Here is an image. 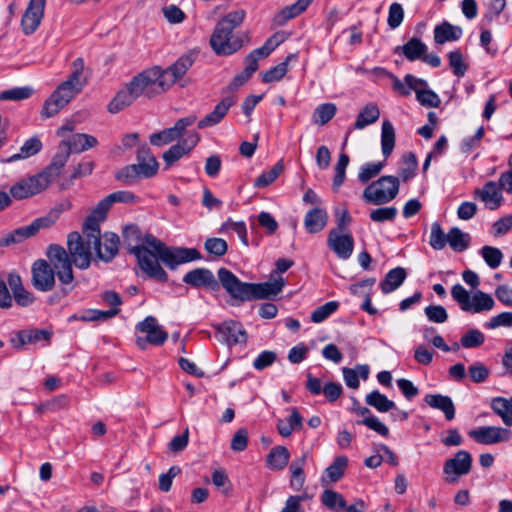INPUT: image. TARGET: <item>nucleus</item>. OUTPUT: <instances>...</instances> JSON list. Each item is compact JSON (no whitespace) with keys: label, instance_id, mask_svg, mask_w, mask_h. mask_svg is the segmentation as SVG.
I'll return each instance as SVG.
<instances>
[{"label":"nucleus","instance_id":"39","mask_svg":"<svg viewBox=\"0 0 512 512\" xmlns=\"http://www.w3.org/2000/svg\"><path fill=\"white\" fill-rule=\"evenodd\" d=\"M302 416L297 408H291V414L287 420L280 419L277 422V430L283 437H289L294 430L302 428Z\"/></svg>","mask_w":512,"mask_h":512},{"label":"nucleus","instance_id":"14","mask_svg":"<svg viewBox=\"0 0 512 512\" xmlns=\"http://www.w3.org/2000/svg\"><path fill=\"white\" fill-rule=\"evenodd\" d=\"M196 119L195 115L178 119L173 127L151 134L149 138L150 143L158 147L172 143L179 139L184 134L186 128L195 123Z\"/></svg>","mask_w":512,"mask_h":512},{"label":"nucleus","instance_id":"22","mask_svg":"<svg viewBox=\"0 0 512 512\" xmlns=\"http://www.w3.org/2000/svg\"><path fill=\"white\" fill-rule=\"evenodd\" d=\"M236 102L237 97L234 94L223 97L214 109L198 122L197 127L204 129L217 125L224 119L229 109L234 106Z\"/></svg>","mask_w":512,"mask_h":512},{"label":"nucleus","instance_id":"2","mask_svg":"<svg viewBox=\"0 0 512 512\" xmlns=\"http://www.w3.org/2000/svg\"><path fill=\"white\" fill-rule=\"evenodd\" d=\"M218 279L225 291L238 302H247L256 299H271L277 296L285 286L282 277L263 283L242 282L227 268L218 270Z\"/></svg>","mask_w":512,"mask_h":512},{"label":"nucleus","instance_id":"56","mask_svg":"<svg viewBox=\"0 0 512 512\" xmlns=\"http://www.w3.org/2000/svg\"><path fill=\"white\" fill-rule=\"evenodd\" d=\"M290 59L291 55H288L285 61L264 72L262 74V81L264 83L280 81L288 72V63Z\"/></svg>","mask_w":512,"mask_h":512},{"label":"nucleus","instance_id":"27","mask_svg":"<svg viewBox=\"0 0 512 512\" xmlns=\"http://www.w3.org/2000/svg\"><path fill=\"white\" fill-rule=\"evenodd\" d=\"M71 152L69 147H66V143L60 142L58 146V151L52 158L50 165L41 173L46 174V177L49 179V183H51L61 172L62 168L65 166Z\"/></svg>","mask_w":512,"mask_h":512},{"label":"nucleus","instance_id":"47","mask_svg":"<svg viewBox=\"0 0 512 512\" xmlns=\"http://www.w3.org/2000/svg\"><path fill=\"white\" fill-rule=\"evenodd\" d=\"M84 73V60L76 58L71 65V72L65 80L66 84H72L78 89L82 90L87 84V78L83 76Z\"/></svg>","mask_w":512,"mask_h":512},{"label":"nucleus","instance_id":"41","mask_svg":"<svg viewBox=\"0 0 512 512\" xmlns=\"http://www.w3.org/2000/svg\"><path fill=\"white\" fill-rule=\"evenodd\" d=\"M380 116V110L377 105L369 103L359 112L353 125L354 129H364L366 126L375 123Z\"/></svg>","mask_w":512,"mask_h":512},{"label":"nucleus","instance_id":"24","mask_svg":"<svg viewBox=\"0 0 512 512\" xmlns=\"http://www.w3.org/2000/svg\"><path fill=\"white\" fill-rule=\"evenodd\" d=\"M183 282L193 287H205L212 291H217L220 288L219 282L213 273L206 268H196L189 271L184 275Z\"/></svg>","mask_w":512,"mask_h":512},{"label":"nucleus","instance_id":"55","mask_svg":"<svg viewBox=\"0 0 512 512\" xmlns=\"http://www.w3.org/2000/svg\"><path fill=\"white\" fill-rule=\"evenodd\" d=\"M337 108L333 103H324L319 105L313 113V121L319 125H325L336 114Z\"/></svg>","mask_w":512,"mask_h":512},{"label":"nucleus","instance_id":"46","mask_svg":"<svg viewBox=\"0 0 512 512\" xmlns=\"http://www.w3.org/2000/svg\"><path fill=\"white\" fill-rule=\"evenodd\" d=\"M120 312L119 308H111L103 311L98 309L84 310L80 315H74L73 318L82 321H106L115 317Z\"/></svg>","mask_w":512,"mask_h":512},{"label":"nucleus","instance_id":"5","mask_svg":"<svg viewBox=\"0 0 512 512\" xmlns=\"http://www.w3.org/2000/svg\"><path fill=\"white\" fill-rule=\"evenodd\" d=\"M127 85L136 99L143 94L151 98L166 91L164 84H162L160 67L144 70L133 77Z\"/></svg>","mask_w":512,"mask_h":512},{"label":"nucleus","instance_id":"17","mask_svg":"<svg viewBox=\"0 0 512 512\" xmlns=\"http://www.w3.org/2000/svg\"><path fill=\"white\" fill-rule=\"evenodd\" d=\"M327 246L339 259L346 260L353 253L354 238L350 232L330 230L327 237Z\"/></svg>","mask_w":512,"mask_h":512},{"label":"nucleus","instance_id":"49","mask_svg":"<svg viewBox=\"0 0 512 512\" xmlns=\"http://www.w3.org/2000/svg\"><path fill=\"white\" fill-rule=\"evenodd\" d=\"M321 501L324 506L334 512H338L346 506L343 495L334 490H325L321 495Z\"/></svg>","mask_w":512,"mask_h":512},{"label":"nucleus","instance_id":"53","mask_svg":"<svg viewBox=\"0 0 512 512\" xmlns=\"http://www.w3.org/2000/svg\"><path fill=\"white\" fill-rule=\"evenodd\" d=\"M349 164V156L345 153L339 155L338 161L334 167L335 175L333 178L332 188L335 192L339 190L346 178V168Z\"/></svg>","mask_w":512,"mask_h":512},{"label":"nucleus","instance_id":"21","mask_svg":"<svg viewBox=\"0 0 512 512\" xmlns=\"http://www.w3.org/2000/svg\"><path fill=\"white\" fill-rule=\"evenodd\" d=\"M473 197L482 201L490 210L498 209L503 203L501 188L495 181H488L482 188H476L473 191Z\"/></svg>","mask_w":512,"mask_h":512},{"label":"nucleus","instance_id":"62","mask_svg":"<svg viewBox=\"0 0 512 512\" xmlns=\"http://www.w3.org/2000/svg\"><path fill=\"white\" fill-rule=\"evenodd\" d=\"M245 11L243 9H238L228 13L225 17H223L217 25L221 27L228 28L230 30H234L236 27L242 24L245 18Z\"/></svg>","mask_w":512,"mask_h":512},{"label":"nucleus","instance_id":"3","mask_svg":"<svg viewBox=\"0 0 512 512\" xmlns=\"http://www.w3.org/2000/svg\"><path fill=\"white\" fill-rule=\"evenodd\" d=\"M451 296L462 311L472 314L490 311L495 304L491 295L477 290L471 296L461 284L452 286Z\"/></svg>","mask_w":512,"mask_h":512},{"label":"nucleus","instance_id":"1","mask_svg":"<svg viewBox=\"0 0 512 512\" xmlns=\"http://www.w3.org/2000/svg\"><path fill=\"white\" fill-rule=\"evenodd\" d=\"M122 238L128 252L137 258L141 270L148 277L161 282H166L168 275L160 266L159 260L169 268L175 269L179 264L202 258L195 248H169L151 234L142 237L139 227L134 224L123 229Z\"/></svg>","mask_w":512,"mask_h":512},{"label":"nucleus","instance_id":"36","mask_svg":"<svg viewBox=\"0 0 512 512\" xmlns=\"http://www.w3.org/2000/svg\"><path fill=\"white\" fill-rule=\"evenodd\" d=\"M406 270L402 267L391 269L380 283L381 291L388 294L402 285L406 279Z\"/></svg>","mask_w":512,"mask_h":512},{"label":"nucleus","instance_id":"7","mask_svg":"<svg viewBox=\"0 0 512 512\" xmlns=\"http://www.w3.org/2000/svg\"><path fill=\"white\" fill-rule=\"evenodd\" d=\"M88 245H93L96 257L104 262H110L115 258L119 251L120 238L116 233L105 232L101 234L100 229L97 232H83Z\"/></svg>","mask_w":512,"mask_h":512},{"label":"nucleus","instance_id":"8","mask_svg":"<svg viewBox=\"0 0 512 512\" xmlns=\"http://www.w3.org/2000/svg\"><path fill=\"white\" fill-rule=\"evenodd\" d=\"M136 330L145 334L144 337L138 336L136 338V344L141 350H145L147 346H161L168 339V333L163 330L162 326L158 324V321L153 316H147L143 321L136 325Z\"/></svg>","mask_w":512,"mask_h":512},{"label":"nucleus","instance_id":"61","mask_svg":"<svg viewBox=\"0 0 512 512\" xmlns=\"http://www.w3.org/2000/svg\"><path fill=\"white\" fill-rule=\"evenodd\" d=\"M339 307V303L337 301H330L317 307L311 314V321L314 323H320L327 319L331 314H333Z\"/></svg>","mask_w":512,"mask_h":512},{"label":"nucleus","instance_id":"19","mask_svg":"<svg viewBox=\"0 0 512 512\" xmlns=\"http://www.w3.org/2000/svg\"><path fill=\"white\" fill-rule=\"evenodd\" d=\"M200 141V135L197 132H189L184 139L177 144L172 145L166 152L163 153V160L167 167H171L176 161L183 156L188 155L191 150Z\"/></svg>","mask_w":512,"mask_h":512},{"label":"nucleus","instance_id":"63","mask_svg":"<svg viewBox=\"0 0 512 512\" xmlns=\"http://www.w3.org/2000/svg\"><path fill=\"white\" fill-rule=\"evenodd\" d=\"M384 167V162L366 163L359 171L358 179L361 183L365 184L372 178L376 177Z\"/></svg>","mask_w":512,"mask_h":512},{"label":"nucleus","instance_id":"38","mask_svg":"<svg viewBox=\"0 0 512 512\" xmlns=\"http://www.w3.org/2000/svg\"><path fill=\"white\" fill-rule=\"evenodd\" d=\"M136 97L132 93L131 89L128 85H126L123 89L119 90L115 97L108 104V111L110 113H118L124 108L130 106Z\"/></svg>","mask_w":512,"mask_h":512},{"label":"nucleus","instance_id":"60","mask_svg":"<svg viewBox=\"0 0 512 512\" xmlns=\"http://www.w3.org/2000/svg\"><path fill=\"white\" fill-rule=\"evenodd\" d=\"M398 214V210L396 207H380L377 209H373L369 213V217L373 222L383 223L386 221H394Z\"/></svg>","mask_w":512,"mask_h":512},{"label":"nucleus","instance_id":"52","mask_svg":"<svg viewBox=\"0 0 512 512\" xmlns=\"http://www.w3.org/2000/svg\"><path fill=\"white\" fill-rule=\"evenodd\" d=\"M404 166L399 171V176L404 182H407L416 175L418 167L417 157L413 152H408L402 156Z\"/></svg>","mask_w":512,"mask_h":512},{"label":"nucleus","instance_id":"12","mask_svg":"<svg viewBox=\"0 0 512 512\" xmlns=\"http://www.w3.org/2000/svg\"><path fill=\"white\" fill-rule=\"evenodd\" d=\"M69 255L76 267L86 269L91 263V249L93 245L87 244V239L78 232H71L67 238Z\"/></svg>","mask_w":512,"mask_h":512},{"label":"nucleus","instance_id":"40","mask_svg":"<svg viewBox=\"0 0 512 512\" xmlns=\"http://www.w3.org/2000/svg\"><path fill=\"white\" fill-rule=\"evenodd\" d=\"M491 408L501 417L506 426H512V397H495L491 401Z\"/></svg>","mask_w":512,"mask_h":512},{"label":"nucleus","instance_id":"23","mask_svg":"<svg viewBox=\"0 0 512 512\" xmlns=\"http://www.w3.org/2000/svg\"><path fill=\"white\" fill-rule=\"evenodd\" d=\"M193 60L190 56H181L174 64L166 68L161 69L162 84L166 90L180 80L192 66Z\"/></svg>","mask_w":512,"mask_h":512},{"label":"nucleus","instance_id":"37","mask_svg":"<svg viewBox=\"0 0 512 512\" xmlns=\"http://www.w3.org/2000/svg\"><path fill=\"white\" fill-rule=\"evenodd\" d=\"M308 452L302 454L301 457L295 459L290 464L289 470L291 472L290 485L294 490H300L305 483V474L303 467L306 464Z\"/></svg>","mask_w":512,"mask_h":512},{"label":"nucleus","instance_id":"44","mask_svg":"<svg viewBox=\"0 0 512 512\" xmlns=\"http://www.w3.org/2000/svg\"><path fill=\"white\" fill-rule=\"evenodd\" d=\"M365 401L369 406L374 407L379 412H388L396 408V404L387 398L386 395L374 390L367 394Z\"/></svg>","mask_w":512,"mask_h":512},{"label":"nucleus","instance_id":"33","mask_svg":"<svg viewBox=\"0 0 512 512\" xmlns=\"http://www.w3.org/2000/svg\"><path fill=\"white\" fill-rule=\"evenodd\" d=\"M42 142L37 136H33L27 139L23 145L20 147L18 153L13 154L8 158L1 159L2 163H11L23 159L30 158L37 153H39L42 149Z\"/></svg>","mask_w":512,"mask_h":512},{"label":"nucleus","instance_id":"64","mask_svg":"<svg viewBox=\"0 0 512 512\" xmlns=\"http://www.w3.org/2000/svg\"><path fill=\"white\" fill-rule=\"evenodd\" d=\"M449 66L452 69V72L457 77H463L467 70V65L464 63L463 55L460 51L455 50L451 51L448 54Z\"/></svg>","mask_w":512,"mask_h":512},{"label":"nucleus","instance_id":"16","mask_svg":"<svg viewBox=\"0 0 512 512\" xmlns=\"http://www.w3.org/2000/svg\"><path fill=\"white\" fill-rule=\"evenodd\" d=\"M32 284L35 289L47 292L55 286V271L44 259L36 260L31 268Z\"/></svg>","mask_w":512,"mask_h":512},{"label":"nucleus","instance_id":"4","mask_svg":"<svg viewBox=\"0 0 512 512\" xmlns=\"http://www.w3.org/2000/svg\"><path fill=\"white\" fill-rule=\"evenodd\" d=\"M399 179L395 176H382L368 185L363 191V199L374 205H383L392 201L399 192Z\"/></svg>","mask_w":512,"mask_h":512},{"label":"nucleus","instance_id":"10","mask_svg":"<svg viewBox=\"0 0 512 512\" xmlns=\"http://www.w3.org/2000/svg\"><path fill=\"white\" fill-rule=\"evenodd\" d=\"M210 45L217 55L227 56L237 52L243 43L232 30L216 24L210 38Z\"/></svg>","mask_w":512,"mask_h":512},{"label":"nucleus","instance_id":"48","mask_svg":"<svg viewBox=\"0 0 512 512\" xmlns=\"http://www.w3.org/2000/svg\"><path fill=\"white\" fill-rule=\"evenodd\" d=\"M84 73V60L76 58L71 65V72L65 80L66 84H72L78 89L82 90L87 84V78L83 76Z\"/></svg>","mask_w":512,"mask_h":512},{"label":"nucleus","instance_id":"30","mask_svg":"<svg viewBox=\"0 0 512 512\" xmlns=\"http://www.w3.org/2000/svg\"><path fill=\"white\" fill-rule=\"evenodd\" d=\"M463 30L459 26H454L448 21H443L434 28V41L437 44H444L450 41H456L461 38Z\"/></svg>","mask_w":512,"mask_h":512},{"label":"nucleus","instance_id":"50","mask_svg":"<svg viewBox=\"0 0 512 512\" xmlns=\"http://www.w3.org/2000/svg\"><path fill=\"white\" fill-rule=\"evenodd\" d=\"M347 466H348V458L343 455L337 456L334 459V461L332 462V464H330L326 468L325 474L327 475V477L329 478V480L331 482H337L338 480H340L343 477Z\"/></svg>","mask_w":512,"mask_h":512},{"label":"nucleus","instance_id":"6","mask_svg":"<svg viewBox=\"0 0 512 512\" xmlns=\"http://www.w3.org/2000/svg\"><path fill=\"white\" fill-rule=\"evenodd\" d=\"M127 85L136 99L143 94L151 98L166 91L164 84H162L160 67L144 70L133 77Z\"/></svg>","mask_w":512,"mask_h":512},{"label":"nucleus","instance_id":"54","mask_svg":"<svg viewBox=\"0 0 512 512\" xmlns=\"http://www.w3.org/2000/svg\"><path fill=\"white\" fill-rule=\"evenodd\" d=\"M448 242V233L445 234L439 222L431 224L429 244L434 250H442Z\"/></svg>","mask_w":512,"mask_h":512},{"label":"nucleus","instance_id":"45","mask_svg":"<svg viewBox=\"0 0 512 512\" xmlns=\"http://www.w3.org/2000/svg\"><path fill=\"white\" fill-rule=\"evenodd\" d=\"M451 249L456 252H462L469 247L470 236L464 233L460 228L453 227L448 232V242Z\"/></svg>","mask_w":512,"mask_h":512},{"label":"nucleus","instance_id":"59","mask_svg":"<svg viewBox=\"0 0 512 512\" xmlns=\"http://www.w3.org/2000/svg\"><path fill=\"white\" fill-rule=\"evenodd\" d=\"M480 254L491 269L498 268L503 259L501 250L492 246H483L480 250Z\"/></svg>","mask_w":512,"mask_h":512},{"label":"nucleus","instance_id":"58","mask_svg":"<svg viewBox=\"0 0 512 512\" xmlns=\"http://www.w3.org/2000/svg\"><path fill=\"white\" fill-rule=\"evenodd\" d=\"M312 1L313 0H298L295 3L283 8L279 13V17H281L284 21L293 19L304 12L312 3Z\"/></svg>","mask_w":512,"mask_h":512},{"label":"nucleus","instance_id":"32","mask_svg":"<svg viewBox=\"0 0 512 512\" xmlns=\"http://www.w3.org/2000/svg\"><path fill=\"white\" fill-rule=\"evenodd\" d=\"M424 400L431 408L441 410L448 421L454 419L455 406L449 396L441 394H427Z\"/></svg>","mask_w":512,"mask_h":512},{"label":"nucleus","instance_id":"34","mask_svg":"<svg viewBox=\"0 0 512 512\" xmlns=\"http://www.w3.org/2000/svg\"><path fill=\"white\" fill-rule=\"evenodd\" d=\"M328 214L324 209L313 208L309 210L304 218V226L311 233H318L324 229L327 224Z\"/></svg>","mask_w":512,"mask_h":512},{"label":"nucleus","instance_id":"20","mask_svg":"<svg viewBox=\"0 0 512 512\" xmlns=\"http://www.w3.org/2000/svg\"><path fill=\"white\" fill-rule=\"evenodd\" d=\"M46 0H30L22 16L21 26L26 35L33 34L39 27L43 17Z\"/></svg>","mask_w":512,"mask_h":512},{"label":"nucleus","instance_id":"29","mask_svg":"<svg viewBox=\"0 0 512 512\" xmlns=\"http://www.w3.org/2000/svg\"><path fill=\"white\" fill-rule=\"evenodd\" d=\"M61 142L66 143L71 153H81L98 145L96 137L85 133L73 134Z\"/></svg>","mask_w":512,"mask_h":512},{"label":"nucleus","instance_id":"9","mask_svg":"<svg viewBox=\"0 0 512 512\" xmlns=\"http://www.w3.org/2000/svg\"><path fill=\"white\" fill-rule=\"evenodd\" d=\"M472 468V456L466 450H459L454 457L447 459L443 465L444 480L448 484H457L460 477L467 475Z\"/></svg>","mask_w":512,"mask_h":512},{"label":"nucleus","instance_id":"11","mask_svg":"<svg viewBox=\"0 0 512 512\" xmlns=\"http://www.w3.org/2000/svg\"><path fill=\"white\" fill-rule=\"evenodd\" d=\"M49 185V179L46 177V174H42L40 172L12 185L10 188V194L14 199L22 200L42 192Z\"/></svg>","mask_w":512,"mask_h":512},{"label":"nucleus","instance_id":"51","mask_svg":"<svg viewBox=\"0 0 512 512\" xmlns=\"http://www.w3.org/2000/svg\"><path fill=\"white\" fill-rule=\"evenodd\" d=\"M284 165L282 160L278 161L269 171L263 172L254 182V187L265 188L272 184L282 173Z\"/></svg>","mask_w":512,"mask_h":512},{"label":"nucleus","instance_id":"26","mask_svg":"<svg viewBox=\"0 0 512 512\" xmlns=\"http://www.w3.org/2000/svg\"><path fill=\"white\" fill-rule=\"evenodd\" d=\"M112 207L111 201L108 199V195L102 199L95 208L91 211V213L87 216L82 232L86 231H92L97 232L98 229H100V223L103 222L106 217L107 213Z\"/></svg>","mask_w":512,"mask_h":512},{"label":"nucleus","instance_id":"15","mask_svg":"<svg viewBox=\"0 0 512 512\" xmlns=\"http://www.w3.org/2000/svg\"><path fill=\"white\" fill-rule=\"evenodd\" d=\"M468 434L474 441L482 445L507 442L512 437L510 429L497 426H481L470 430Z\"/></svg>","mask_w":512,"mask_h":512},{"label":"nucleus","instance_id":"31","mask_svg":"<svg viewBox=\"0 0 512 512\" xmlns=\"http://www.w3.org/2000/svg\"><path fill=\"white\" fill-rule=\"evenodd\" d=\"M47 257L54 271L72 266L73 261L67 251L60 245L51 244L47 249Z\"/></svg>","mask_w":512,"mask_h":512},{"label":"nucleus","instance_id":"42","mask_svg":"<svg viewBox=\"0 0 512 512\" xmlns=\"http://www.w3.org/2000/svg\"><path fill=\"white\" fill-rule=\"evenodd\" d=\"M69 101L59 94L56 90L49 96V98L45 101L41 115L45 118H50L58 114Z\"/></svg>","mask_w":512,"mask_h":512},{"label":"nucleus","instance_id":"35","mask_svg":"<svg viewBox=\"0 0 512 512\" xmlns=\"http://www.w3.org/2000/svg\"><path fill=\"white\" fill-rule=\"evenodd\" d=\"M290 460V452L285 446L273 447L267 455L266 465L271 470H283Z\"/></svg>","mask_w":512,"mask_h":512},{"label":"nucleus","instance_id":"18","mask_svg":"<svg viewBox=\"0 0 512 512\" xmlns=\"http://www.w3.org/2000/svg\"><path fill=\"white\" fill-rule=\"evenodd\" d=\"M219 340L228 346L247 342V333L243 325L234 320H227L215 326Z\"/></svg>","mask_w":512,"mask_h":512},{"label":"nucleus","instance_id":"13","mask_svg":"<svg viewBox=\"0 0 512 512\" xmlns=\"http://www.w3.org/2000/svg\"><path fill=\"white\" fill-rule=\"evenodd\" d=\"M54 223V220L47 216L35 219L31 224L19 227L11 233L0 239V247L10 246L12 244L21 243L27 238L35 235L40 229L48 228Z\"/></svg>","mask_w":512,"mask_h":512},{"label":"nucleus","instance_id":"28","mask_svg":"<svg viewBox=\"0 0 512 512\" xmlns=\"http://www.w3.org/2000/svg\"><path fill=\"white\" fill-rule=\"evenodd\" d=\"M427 50V45L421 39L413 37L404 45L397 46L394 53L398 54L401 51L406 59L409 61H416L421 60Z\"/></svg>","mask_w":512,"mask_h":512},{"label":"nucleus","instance_id":"43","mask_svg":"<svg viewBox=\"0 0 512 512\" xmlns=\"http://www.w3.org/2000/svg\"><path fill=\"white\" fill-rule=\"evenodd\" d=\"M395 138V130L392 123L389 120L383 121L381 128V149L385 158H388L393 152Z\"/></svg>","mask_w":512,"mask_h":512},{"label":"nucleus","instance_id":"57","mask_svg":"<svg viewBox=\"0 0 512 512\" xmlns=\"http://www.w3.org/2000/svg\"><path fill=\"white\" fill-rule=\"evenodd\" d=\"M485 342V335L478 329H469L460 338V345L463 348H478Z\"/></svg>","mask_w":512,"mask_h":512},{"label":"nucleus","instance_id":"25","mask_svg":"<svg viewBox=\"0 0 512 512\" xmlns=\"http://www.w3.org/2000/svg\"><path fill=\"white\" fill-rule=\"evenodd\" d=\"M136 157L138 163L135 166L143 178H151L156 175L159 163L146 144L137 149Z\"/></svg>","mask_w":512,"mask_h":512}]
</instances>
